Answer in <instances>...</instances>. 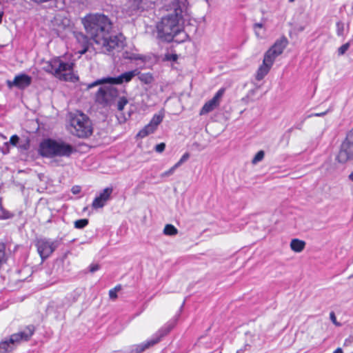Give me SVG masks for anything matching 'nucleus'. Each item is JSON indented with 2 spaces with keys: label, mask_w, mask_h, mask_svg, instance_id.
<instances>
[{
  "label": "nucleus",
  "mask_w": 353,
  "mask_h": 353,
  "mask_svg": "<svg viewBox=\"0 0 353 353\" xmlns=\"http://www.w3.org/2000/svg\"><path fill=\"white\" fill-rule=\"evenodd\" d=\"M88 34L104 53L110 52L123 46V41L110 34L112 23L102 14H89L81 19Z\"/></svg>",
  "instance_id": "nucleus-1"
},
{
  "label": "nucleus",
  "mask_w": 353,
  "mask_h": 353,
  "mask_svg": "<svg viewBox=\"0 0 353 353\" xmlns=\"http://www.w3.org/2000/svg\"><path fill=\"white\" fill-rule=\"evenodd\" d=\"M171 8L173 12L162 17L157 25L159 37L168 42L181 32L183 23L190 19L188 0H174Z\"/></svg>",
  "instance_id": "nucleus-2"
},
{
  "label": "nucleus",
  "mask_w": 353,
  "mask_h": 353,
  "mask_svg": "<svg viewBox=\"0 0 353 353\" xmlns=\"http://www.w3.org/2000/svg\"><path fill=\"white\" fill-rule=\"evenodd\" d=\"M34 331V326L29 325L18 332L6 337L0 341V353L12 352L22 342L29 341Z\"/></svg>",
  "instance_id": "nucleus-3"
},
{
  "label": "nucleus",
  "mask_w": 353,
  "mask_h": 353,
  "mask_svg": "<svg viewBox=\"0 0 353 353\" xmlns=\"http://www.w3.org/2000/svg\"><path fill=\"white\" fill-rule=\"evenodd\" d=\"M139 76L140 81L145 83H150L152 81V76L149 74H141L138 70H134L128 72H125L116 77H105L100 79H97L95 81L89 83L87 85L88 89H91L97 85H99L104 83L109 84H122L123 83L130 82L134 77Z\"/></svg>",
  "instance_id": "nucleus-4"
},
{
  "label": "nucleus",
  "mask_w": 353,
  "mask_h": 353,
  "mask_svg": "<svg viewBox=\"0 0 353 353\" xmlns=\"http://www.w3.org/2000/svg\"><path fill=\"white\" fill-rule=\"evenodd\" d=\"M43 69L60 80L74 81L77 79V77L72 74L73 63L64 62L59 58H55L47 62Z\"/></svg>",
  "instance_id": "nucleus-5"
},
{
  "label": "nucleus",
  "mask_w": 353,
  "mask_h": 353,
  "mask_svg": "<svg viewBox=\"0 0 353 353\" xmlns=\"http://www.w3.org/2000/svg\"><path fill=\"white\" fill-rule=\"evenodd\" d=\"M176 319H172L167 322L154 334H153L151 338L140 344L135 345L131 350V352L141 353L148 348L159 343L163 336L167 335L174 328L176 325Z\"/></svg>",
  "instance_id": "nucleus-6"
},
{
  "label": "nucleus",
  "mask_w": 353,
  "mask_h": 353,
  "mask_svg": "<svg viewBox=\"0 0 353 353\" xmlns=\"http://www.w3.org/2000/svg\"><path fill=\"white\" fill-rule=\"evenodd\" d=\"M70 125L72 134L78 137L85 138L92 133L91 121L81 112H77L71 117Z\"/></svg>",
  "instance_id": "nucleus-7"
},
{
  "label": "nucleus",
  "mask_w": 353,
  "mask_h": 353,
  "mask_svg": "<svg viewBox=\"0 0 353 353\" xmlns=\"http://www.w3.org/2000/svg\"><path fill=\"white\" fill-rule=\"evenodd\" d=\"M39 154H70L76 151L70 145L47 139L40 143Z\"/></svg>",
  "instance_id": "nucleus-8"
},
{
  "label": "nucleus",
  "mask_w": 353,
  "mask_h": 353,
  "mask_svg": "<svg viewBox=\"0 0 353 353\" xmlns=\"http://www.w3.org/2000/svg\"><path fill=\"white\" fill-rule=\"evenodd\" d=\"M59 245V241L48 238L37 239L35 241V246L42 262L49 258Z\"/></svg>",
  "instance_id": "nucleus-9"
},
{
  "label": "nucleus",
  "mask_w": 353,
  "mask_h": 353,
  "mask_svg": "<svg viewBox=\"0 0 353 353\" xmlns=\"http://www.w3.org/2000/svg\"><path fill=\"white\" fill-rule=\"evenodd\" d=\"M110 85L103 86L99 89L96 94V101L102 105H108L118 94V90Z\"/></svg>",
  "instance_id": "nucleus-10"
},
{
  "label": "nucleus",
  "mask_w": 353,
  "mask_h": 353,
  "mask_svg": "<svg viewBox=\"0 0 353 353\" xmlns=\"http://www.w3.org/2000/svg\"><path fill=\"white\" fill-rule=\"evenodd\" d=\"M225 91V88L219 90L213 98L204 104L200 111V114H206L218 108Z\"/></svg>",
  "instance_id": "nucleus-11"
},
{
  "label": "nucleus",
  "mask_w": 353,
  "mask_h": 353,
  "mask_svg": "<svg viewBox=\"0 0 353 353\" xmlns=\"http://www.w3.org/2000/svg\"><path fill=\"white\" fill-rule=\"evenodd\" d=\"M163 119V114H154L150 122L138 132L137 137L142 139L153 133L162 122Z\"/></svg>",
  "instance_id": "nucleus-12"
},
{
  "label": "nucleus",
  "mask_w": 353,
  "mask_h": 353,
  "mask_svg": "<svg viewBox=\"0 0 353 353\" xmlns=\"http://www.w3.org/2000/svg\"><path fill=\"white\" fill-rule=\"evenodd\" d=\"M113 192L112 187H107L101 190L92 201V207L94 209L102 208L110 200Z\"/></svg>",
  "instance_id": "nucleus-13"
},
{
  "label": "nucleus",
  "mask_w": 353,
  "mask_h": 353,
  "mask_svg": "<svg viewBox=\"0 0 353 353\" xmlns=\"http://www.w3.org/2000/svg\"><path fill=\"white\" fill-rule=\"evenodd\" d=\"M32 82V78L26 74H21L19 75H17L13 81H7V85L9 88H12L13 87H16L19 89H24L27 87H28Z\"/></svg>",
  "instance_id": "nucleus-14"
},
{
  "label": "nucleus",
  "mask_w": 353,
  "mask_h": 353,
  "mask_svg": "<svg viewBox=\"0 0 353 353\" xmlns=\"http://www.w3.org/2000/svg\"><path fill=\"white\" fill-rule=\"evenodd\" d=\"M8 147L10 145H12L14 147H17L21 150H28L30 148V139L28 136H23L19 137L18 135L14 134L12 135L10 140L8 141Z\"/></svg>",
  "instance_id": "nucleus-15"
},
{
  "label": "nucleus",
  "mask_w": 353,
  "mask_h": 353,
  "mask_svg": "<svg viewBox=\"0 0 353 353\" xmlns=\"http://www.w3.org/2000/svg\"><path fill=\"white\" fill-rule=\"evenodd\" d=\"M340 153L353 154V129L347 133L345 139L341 145Z\"/></svg>",
  "instance_id": "nucleus-16"
},
{
  "label": "nucleus",
  "mask_w": 353,
  "mask_h": 353,
  "mask_svg": "<svg viewBox=\"0 0 353 353\" xmlns=\"http://www.w3.org/2000/svg\"><path fill=\"white\" fill-rule=\"evenodd\" d=\"M288 43V39L285 37H282L277 39L270 49L274 53V54H277L279 56L282 54Z\"/></svg>",
  "instance_id": "nucleus-17"
},
{
  "label": "nucleus",
  "mask_w": 353,
  "mask_h": 353,
  "mask_svg": "<svg viewBox=\"0 0 353 353\" xmlns=\"http://www.w3.org/2000/svg\"><path fill=\"white\" fill-rule=\"evenodd\" d=\"M190 156H182V157L181 158V159L176 163H175L172 167H171L168 170L165 171V172H163L161 174L160 176L161 178H165V177H168L171 175H172L174 172L176 171V170L182 165V163H183L184 162H185L188 157Z\"/></svg>",
  "instance_id": "nucleus-18"
},
{
  "label": "nucleus",
  "mask_w": 353,
  "mask_h": 353,
  "mask_svg": "<svg viewBox=\"0 0 353 353\" xmlns=\"http://www.w3.org/2000/svg\"><path fill=\"white\" fill-rule=\"evenodd\" d=\"M79 162H81L79 166L83 170H90L96 168V166L94 165L93 156H85L83 159L79 160L78 163Z\"/></svg>",
  "instance_id": "nucleus-19"
},
{
  "label": "nucleus",
  "mask_w": 353,
  "mask_h": 353,
  "mask_svg": "<svg viewBox=\"0 0 353 353\" xmlns=\"http://www.w3.org/2000/svg\"><path fill=\"white\" fill-rule=\"evenodd\" d=\"M45 159V162L50 164L52 166H63L62 157L63 156H42Z\"/></svg>",
  "instance_id": "nucleus-20"
},
{
  "label": "nucleus",
  "mask_w": 353,
  "mask_h": 353,
  "mask_svg": "<svg viewBox=\"0 0 353 353\" xmlns=\"http://www.w3.org/2000/svg\"><path fill=\"white\" fill-rule=\"evenodd\" d=\"M55 24L58 26L57 30H65L70 26V21L67 17L58 16L55 18Z\"/></svg>",
  "instance_id": "nucleus-21"
},
{
  "label": "nucleus",
  "mask_w": 353,
  "mask_h": 353,
  "mask_svg": "<svg viewBox=\"0 0 353 353\" xmlns=\"http://www.w3.org/2000/svg\"><path fill=\"white\" fill-rule=\"evenodd\" d=\"M305 246V242L298 239H294L290 242L291 249L296 252H301Z\"/></svg>",
  "instance_id": "nucleus-22"
},
{
  "label": "nucleus",
  "mask_w": 353,
  "mask_h": 353,
  "mask_svg": "<svg viewBox=\"0 0 353 353\" xmlns=\"http://www.w3.org/2000/svg\"><path fill=\"white\" fill-rule=\"evenodd\" d=\"M271 67V65H269L267 63L263 62V64L259 68L256 72V79L259 81L263 79L264 77L269 72Z\"/></svg>",
  "instance_id": "nucleus-23"
},
{
  "label": "nucleus",
  "mask_w": 353,
  "mask_h": 353,
  "mask_svg": "<svg viewBox=\"0 0 353 353\" xmlns=\"http://www.w3.org/2000/svg\"><path fill=\"white\" fill-rule=\"evenodd\" d=\"M277 57V54H274V53L270 49H269L264 55L263 62L272 66Z\"/></svg>",
  "instance_id": "nucleus-24"
},
{
  "label": "nucleus",
  "mask_w": 353,
  "mask_h": 353,
  "mask_svg": "<svg viewBox=\"0 0 353 353\" xmlns=\"http://www.w3.org/2000/svg\"><path fill=\"white\" fill-rule=\"evenodd\" d=\"M14 217V214L6 210L2 205V198L0 197V220H6Z\"/></svg>",
  "instance_id": "nucleus-25"
},
{
  "label": "nucleus",
  "mask_w": 353,
  "mask_h": 353,
  "mask_svg": "<svg viewBox=\"0 0 353 353\" xmlns=\"http://www.w3.org/2000/svg\"><path fill=\"white\" fill-rule=\"evenodd\" d=\"M142 0H127V7L130 11L137 10L140 8Z\"/></svg>",
  "instance_id": "nucleus-26"
},
{
  "label": "nucleus",
  "mask_w": 353,
  "mask_h": 353,
  "mask_svg": "<svg viewBox=\"0 0 353 353\" xmlns=\"http://www.w3.org/2000/svg\"><path fill=\"white\" fill-rule=\"evenodd\" d=\"M76 38L78 42L82 43V46L84 47V49L81 52V53H85L87 50V46L88 43V37L82 33H77L76 34Z\"/></svg>",
  "instance_id": "nucleus-27"
},
{
  "label": "nucleus",
  "mask_w": 353,
  "mask_h": 353,
  "mask_svg": "<svg viewBox=\"0 0 353 353\" xmlns=\"http://www.w3.org/2000/svg\"><path fill=\"white\" fill-rule=\"evenodd\" d=\"M0 152L3 154L9 152L7 137L1 134H0Z\"/></svg>",
  "instance_id": "nucleus-28"
},
{
  "label": "nucleus",
  "mask_w": 353,
  "mask_h": 353,
  "mask_svg": "<svg viewBox=\"0 0 353 353\" xmlns=\"http://www.w3.org/2000/svg\"><path fill=\"white\" fill-rule=\"evenodd\" d=\"M163 233L165 235L173 236L178 233V230L171 224H167L163 230Z\"/></svg>",
  "instance_id": "nucleus-29"
},
{
  "label": "nucleus",
  "mask_w": 353,
  "mask_h": 353,
  "mask_svg": "<svg viewBox=\"0 0 353 353\" xmlns=\"http://www.w3.org/2000/svg\"><path fill=\"white\" fill-rule=\"evenodd\" d=\"M88 219H81L74 221V228L77 229H83L88 225Z\"/></svg>",
  "instance_id": "nucleus-30"
},
{
  "label": "nucleus",
  "mask_w": 353,
  "mask_h": 353,
  "mask_svg": "<svg viewBox=\"0 0 353 353\" xmlns=\"http://www.w3.org/2000/svg\"><path fill=\"white\" fill-rule=\"evenodd\" d=\"M128 103V99L124 97H120L117 101V110L119 111H122L125 107V105H126Z\"/></svg>",
  "instance_id": "nucleus-31"
},
{
  "label": "nucleus",
  "mask_w": 353,
  "mask_h": 353,
  "mask_svg": "<svg viewBox=\"0 0 353 353\" xmlns=\"http://www.w3.org/2000/svg\"><path fill=\"white\" fill-rule=\"evenodd\" d=\"M336 33L339 37L343 36L344 32V24L341 21H338L336 24Z\"/></svg>",
  "instance_id": "nucleus-32"
},
{
  "label": "nucleus",
  "mask_w": 353,
  "mask_h": 353,
  "mask_svg": "<svg viewBox=\"0 0 353 353\" xmlns=\"http://www.w3.org/2000/svg\"><path fill=\"white\" fill-rule=\"evenodd\" d=\"M350 43L347 42L343 45H342L338 50V53L339 55H343L345 53V52L349 49L350 48Z\"/></svg>",
  "instance_id": "nucleus-33"
},
{
  "label": "nucleus",
  "mask_w": 353,
  "mask_h": 353,
  "mask_svg": "<svg viewBox=\"0 0 353 353\" xmlns=\"http://www.w3.org/2000/svg\"><path fill=\"white\" fill-rule=\"evenodd\" d=\"M263 27V23H256L253 25V28L255 31V34L257 38H261V35L260 34V32L257 30V28H262Z\"/></svg>",
  "instance_id": "nucleus-34"
},
{
  "label": "nucleus",
  "mask_w": 353,
  "mask_h": 353,
  "mask_svg": "<svg viewBox=\"0 0 353 353\" xmlns=\"http://www.w3.org/2000/svg\"><path fill=\"white\" fill-rule=\"evenodd\" d=\"M352 157H353V156H345V155L336 156V159L340 163H345L348 160L352 159H353Z\"/></svg>",
  "instance_id": "nucleus-35"
},
{
  "label": "nucleus",
  "mask_w": 353,
  "mask_h": 353,
  "mask_svg": "<svg viewBox=\"0 0 353 353\" xmlns=\"http://www.w3.org/2000/svg\"><path fill=\"white\" fill-rule=\"evenodd\" d=\"M165 148V144L164 143H161L159 144H157L155 146V151L157 153H161L164 151Z\"/></svg>",
  "instance_id": "nucleus-36"
},
{
  "label": "nucleus",
  "mask_w": 353,
  "mask_h": 353,
  "mask_svg": "<svg viewBox=\"0 0 353 353\" xmlns=\"http://www.w3.org/2000/svg\"><path fill=\"white\" fill-rule=\"evenodd\" d=\"M109 296L112 299H114L117 297V288H114L113 289H111L109 291Z\"/></svg>",
  "instance_id": "nucleus-37"
},
{
  "label": "nucleus",
  "mask_w": 353,
  "mask_h": 353,
  "mask_svg": "<svg viewBox=\"0 0 353 353\" xmlns=\"http://www.w3.org/2000/svg\"><path fill=\"white\" fill-rule=\"evenodd\" d=\"M81 190V188L79 185H74L71 189V192H72L73 194H79Z\"/></svg>",
  "instance_id": "nucleus-38"
},
{
  "label": "nucleus",
  "mask_w": 353,
  "mask_h": 353,
  "mask_svg": "<svg viewBox=\"0 0 353 353\" xmlns=\"http://www.w3.org/2000/svg\"><path fill=\"white\" fill-rule=\"evenodd\" d=\"M178 57L176 54H166L165 55V59L166 60H168V61H176Z\"/></svg>",
  "instance_id": "nucleus-39"
},
{
  "label": "nucleus",
  "mask_w": 353,
  "mask_h": 353,
  "mask_svg": "<svg viewBox=\"0 0 353 353\" xmlns=\"http://www.w3.org/2000/svg\"><path fill=\"white\" fill-rule=\"evenodd\" d=\"M89 269L90 272L93 273L99 270V265L98 264H91L89 266Z\"/></svg>",
  "instance_id": "nucleus-40"
},
{
  "label": "nucleus",
  "mask_w": 353,
  "mask_h": 353,
  "mask_svg": "<svg viewBox=\"0 0 353 353\" xmlns=\"http://www.w3.org/2000/svg\"><path fill=\"white\" fill-rule=\"evenodd\" d=\"M264 156H254V159H252V163L256 164L258 162H260L263 160Z\"/></svg>",
  "instance_id": "nucleus-41"
},
{
  "label": "nucleus",
  "mask_w": 353,
  "mask_h": 353,
  "mask_svg": "<svg viewBox=\"0 0 353 353\" xmlns=\"http://www.w3.org/2000/svg\"><path fill=\"white\" fill-rule=\"evenodd\" d=\"M330 319H331L332 321L334 324L337 325L336 320V316H335L334 313L333 312H330Z\"/></svg>",
  "instance_id": "nucleus-42"
},
{
  "label": "nucleus",
  "mask_w": 353,
  "mask_h": 353,
  "mask_svg": "<svg viewBox=\"0 0 353 353\" xmlns=\"http://www.w3.org/2000/svg\"><path fill=\"white\" fill-rule=\"evenodd\" d=\"M333 353H343V350L341 347H338Z\"/></svg>",
  "instance_id": "nucleus-43"
},
{
  "label": "nucleus",
  "mask_w": 353,
  "mask_h": 353,
  "mask_svg": "<svg viewBox=\"0 0 353 353\" xmlns=\"http://www.w3.org/2000/svg\"><path fill=\"white\" fill-rule=\"evenodd\" d=\"M325 114V112H321V113H316L315 114V116L316 117H321Z\"/></svg>",
  "instance_id": "nucleus-44"
},
{
  "label": "nucleus",
  "mask_w": 353,
  "mask_h": 353,
  "mask_svg": "<svg viewBox=\"0 0 353 353\" xmlns=\"http://www.w3.org/2000/svg\"><path fill=\"white\" fill-rule=\"evenodd\" d=\"M256 154H265V152L263 150H259L256 152Z\"/></svg>",
  "instance_id": "nucleus-45"
},
{
  "label": "nucleus",
  "mask_w": 353,
  "mask_h": 353,
  "mask_svg": "<svg viewBox=\"0 0 353 353\" xmlns=\"http://www.w3.org/2000/svg\"><path fill=\"white\" fill-rule=\"evenodd\" d=\"M3 16V12H0V23L2 21Z\"/></svg>",
  "instance_id": "nucleus-46"
},
{
  "label": "nucleus",
  "mask_w": 353,
  "mask_h": 353,
  "mask_svg": "<svg viewBox=\"0 0 353 353\" xmlns=\"http://www.w3.org/2000/svg\"><path fill=\"white\" fill-rule=\"evenodd\" d=\"M349 179L353 181V172L349 175Z\"/></svg>",
  "instance_id": "nucleus-47"
},
{
  "label": "nucleus",
  "mask_w": 353,
  "mask_h": 353,
  "mask_svg": "<svg viewBox=\"0 0 353 353\" xmlns=\"http://www.w3.org/2000/svg\"><path fill=\"white\" fill-rule=\"evenodd\" d=\"M126 120H127V118H125V117L123 118V121H125Z\"/></svg>",
  "instance_id": "nucleus-48"
},
{
  "label": "nucleus",
  "mask_w": 353,
  "mask_h": 353,
  "mask_svg": "<svg viewBox=\"0 0 353 353\" xmlns=\"http://www.w3.org/2000/svg\"><path fill=\"white\" fill-rule=\"evenodd\" d=\"M289 1L292 3V2H294V0H289Z\"/></svg>",
  "instance_id": "nucleus-49"
},
{
  "label": "nucleus",
  "mask_w": 353,
  "mask_h": 353,
  "mask_svg": "<svg viewBox=\"0 0 353 353\" xmlns=\"http://www.w3.org/2000/svg\"><path fill=\"white\" fill-rule=\"evenodd\" d=\"M352 353H353V352Z\"/></svg>",
  "instance_id": "nucleus-50"
}]
</instances>
